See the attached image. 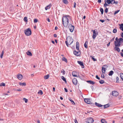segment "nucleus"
Here are the masks:
<instances>
[{"label": "nucleus", "instance_id": "obj_1", "mask_svg": "<svg viewBox=\"0 0 123 123\" xmlns=\"http://www.w3.org/2000/svg\"><path fill=\"white\" fill-rule=\"evenodd\" d=\"M63 24L65 27H67L68 24V21L71 19L70 16L68 15H65L63 16Z\"/></svg>", "mask_w": 123, "mask_h": 123}, {"label": "nucleus", "instance_id": "obj_2", "mask_svg": "<svg viewBox=\"0 0 123 123\" xmlns=\"http://www.w3.org/2000/svg\"><path fill=\"white\" fill-rule=\"evenodd\" d=\"M73 41V40L72 37H68L67 38V40L65 42V43L67 46L68 47L69 45L71 44Z\"/></svg>", "mask_w": 123, "mask_h": 123}, {"label": "nucleus", "instance_id": "obj_3", "mask_svg": "<svg viewBox=\"0 0 123 123\" xmlns=\"http://www.w3.org/2000/svg\"><path fill=\"white\" fill-rule=\"evenodd\" d=\"M25 34L27 36H29L31 34V31L30 29L28 28L26 29L25 31Z\"/></svg>", "mask_w": 123, "mask_h": 123}, {"label": "nucleus", "instance_id": "obj_4", "mask_svg": "<svg viewBox=\"0 0 123 123\" xmlns=\"http://www.w3.org/2000/svg\"><path fill=\"white\" fill-rule=\"evenodd\" d=\"M95 30H92V31H93V34L92 36V37L93 39H94L95 38L96 36L98 34V32L97 31H96Z\"/></svg>", "mask_w": 123, "mask_h": 123}, {"label": "nucleus", "instance_id": "obj_5", "mask_svg": "<svg viewBox=\"0 0 123 123\" xmlns=\"http://www.w3.org/2000/svg\"><path fill=\"white\" fill-rule=\"evenodd\" d=\"M68 27L70 31L71 32H72L74 28V26L71 24L68 25Z\"/></svg>", "mask_w": 123, "mask_h": 123}, {"label": "nucleus", "instance_id": "obj_6", "mask_svg": "<svg viewBox=\"0 0 123 123\" xmlns=\"http://www.w3.org/2000/svg\"><path fill=\"white\" fill-rule=\"evenodd\" d=\"M94 120L93 118L90 117L88 118L86 122L87 123H92L94 122Z\"/></svg>", "mask_w": 123, "mask_h": 123}, {"label": "nucleus", "instance_id": "obj_7", "mask_svg": "<svg viewBox=\"0 0 123 123\" xmlns=\"http://www.w3.org/2000/svg\"><path fill=\"white\" fill-rule=\"evenodd\" d=\"M85 102L88 104H92V103L91 102L90 100V99L85 98L84 99Z\"/></svg>", "mask_w": 123, "mask_h": 123}, {"label": "nucleus", "instance_id": "obj_8", "mask_svg": "<svg viewBox=\"0 0 123 123\" xmlns=\"http://www.w3.org/2000/svg\"><path fill=\"white\" fill-rule=\"evenodd\" d=\"M118 93L117 91H114L112 92V95L114 96H117L118 95Z\"/></svg>", "mask_w": 123, "mask_h": 123}, {"label": "nucleus", "instance_id": "obj_9", "mask_svg": "<svg viewBox=\"0 0 123 123\" xmlns=\"http://www.w3.org/2000/svg\"><path fill=\"white\" fill-rule=\"evenodd\" d=\"M115 45V46H119L120 45V43L119 40L115 41L114 42Z\"/></svg>", "mask_w": 123, "mask_h": 123}, {"label": "nucleus", "instance_id": "obj_10", "mask_svg": "<svg viewBox=\"0 0 123 123\" xmlns=\"http://www.w3.org/2000/svg\"><path fill=\"white\" fill-rule=\"evenodd\" d=\"M72 82L73 84L75 85H76L77 83V80L76 78H74L72 80Z\"/></svg>", "mask_w": 123, "mask_h": 123}, {"label": "nucleus", "instance_id": "obj_11", "mask_svg": "<svg viewBox=\"0 0 123 123\" xmlns=\"http://www.w3.org/2000/svg\"><path fill=\"white\" fill-rule=\"evenodd\" d=\"M78 63L80 65L81 67L82 68H84L83 63L80 61H77Z\"/></svg>", "mask_w": 123, "mask_h": 123}, {"label": "nucleus", "instance_id": "obj_12", "mask_svg": "<svg viewBox=\"0 0 123 123\" xmlns=\"http://www.w3.org/2000/svg\"><path fill=\"white\" fill-rule=\"evenodd\" d=\"M17 77L18 79L21 80L22 78V76L21 74H19L17 75Z\"/></svg>", "mask_w": 123, "mask_h": 123}, {"label": "nucleus", "instance_id": "obj_13", "mask_svg": "<svg viewBox=\"0 0 123 123\" xmlns=\"http://www.w3.org/2000/svg\"><path fill=\"white\" fill-rule=\"evenodd\" d=\"M105 3H106L108 4L112 3L111 1L110 0H105Z\"/></svg>", "mask_w": 123, "mask_h": 123}, {"label": "nucleus", "instance_id": "obj_14", "mask_svg": "<svg viewBox=\"0 0 123 123\" xmlns=\"http://www.w3.org/2000/svg\"><path fill=\"white\" fill-rule=\"evenodd\" d=\"M77 72L76 71H73L72 73V75L74 77H77Z\"/></svg>", "mask_w": 123, "mask_h": 123}, {"label": "nucleus", "instance_id": "obj_15", "mask_svg": "<svg viewBox=\"0 0 123 123\" xmlns=\"http://www.w3.org/2000/svg\"><path fill=\"white\" fill-rule=\"evenodd\" d=\"M110 68L109 66L107 65H104L103 66L102 68V69H106Z\"/></svg>", "mask_w": 123, "mask_h": 123}, {"label": "nucleus", "instance_id": "obj_16", "mask_svg": "<svg viewBox=\"0 0 123 123\" xmlns=\"http://www.w3.org/2000/svg\"><path fill=\"white\" fill-rule=\"evenodd\" d=\"M95 104L96 106L98 107H101L102 106H103V105H102L101 104L98 103L97 102L95 103Z\"/></svg>", "mask_w": 123, "mask_h": 123}, {"label": "nucleus", "instance_id": "obj_17", "mask_svg": "<svg viewBox=\"0 0 123 123\" xmlns=\"http://www.w3.org/2000/svg\"><path fill=\"white\" fill-rule=\"evenodd\" d=\"M51 6V4H50L48 6H47L45 8V9L46 10H47L48 9H49L50 8V7Z\"/></svg>", "mask_w": 123, "mask_h": 123}, {"label": "nucleus", "instance_id": "obj_18", "mask_svg": "<svg viewBox=\"0 0 123 123\" xmlns=\"http://www.w3.org/2000/svg\"><path fill=\"white\" fill-rule=\"evenodd\" d=\"M87 82L88 83H90V84H92V85L94 84L95 83L94 82L91 80L87 81Z\"/></svg>", "mask_w": 123, "mask_h": 123}, {"label": "nucleus", "instance_id": "obj_19", "mask_svg": "<svg viewBox=\"0 0 123 123\" xmlns=\"http://www.w3.org/2000/svg\"><path fill=\"white\" fill-rule=\"evenodd\" d=\"M76 48L77 50H79V43L78 42H76Z\"/></svg>", "mask_w": 123, "mask_h": 123}, {"label": "nucleus", "instance_id": "obj_20", "mask_svg": "<svg viewBox=\"0 0 123 123\" xmlns=\"http://www.w3.org/2000/svg\"><path fill=\"white\" fill-rule=\"evenodd\" d=\"M114 73V72L113 71H111L109 72L108 75L110 76H112L113 74Z\"/></svg>", "mask_w": 123, "mask_h": 123}, {"label": "nucleus", "instance_id": "obj_21", "mask_svg": "<svg viewBox=\"0 0 123 123\" xmlns=\"http://www.w3.org/2000/svg\"><path fill=\"white\" fill-rule=\"evenodd\" d=\"M68 99L69 100V101L71 102V103L73 105H75V103L74 102V101L72 100L71 98H68Z\"/></svg>", "mask_w": 123, "mask_h": 123}, {"label": "nucleus", "instance_id": "obj_22", "mask_svg": "<svg viewBox=\"0 0 123 123\" xmlns=\"http://www.w3.org/2000/svg\"><path fill=\"white\" fill-rule=\"evenodd\" d=\"M26 54H27L29 56H32V53L30 52L29 51H28L26 52Z\"/></svg>", "mask_w": 123, "mask_h": 123}, {"label": "nucleus", "instance_id": "obj_23", "mask_svg": "<svg viewBox=\"0 0 123 123\" xmlns=\"http://www.w3.org/2000/svg\"><path fill=\"white\" fill-rule=\"evenodd\" d=\"M19 85L20 86H25L26 85V83L25 82H23V83H21V82H19Z\"/></svg>", "mask_w": 123, "mask_h": 123}, {"label": "nucleus", "instance_id": "obj_24", "mask_svg": "<svg viewBox=\"0 0 123 123\" xmlns=\"http://www.w3.org/2000/svg\"><path fill=\"white\" fill-rule=\"evenodd\" d=\"M88 44V42L87 41H86L85 42V43L84 44V46L86 48H87V45Z\"/></svg>", "mask_w": 123, "mask_h": 123}, {"label": "nucleus", "instance_id": "obj_25", "mask_svg": "<svg viewBox=\"0 0 123 123\" xmlns=\"http://www.w3.org/2000/svg\"><path fill=\"white\" fill-rule=\"evenodd\" d=\"M61 78L63 80L65 81L66 83L67 81L66 79L65 78V77L63 76H62L61 77Z\"/></svg>", "mask_w": 123, "mask_h": 123}, {"label": "nucleus", "instance_id": "obj_26", "mask_svg": "<svg viewBox=\"0 0 123 123\" xmlns=\"http://www.w3.org/2000/svg\"><path fill=\"white\" fill-rule=\"evenodd\" d=\"M101 122L102 123H106L107 122L105 119H103L101 120Z\"/></svg>", "mask_w": 123, "mask_h": 123}, {"label": "nucleus", "instance_id": "obj_27", "mask_svg": "<svg viewBox=\"0 0 123 123\" xmlns=\"http://www.w3.org/2000/svg\"><path fill=\"white\" fill-rule=\"evenodd\" d=\"M49 77V74H47L46 75H45L44 76V78L45 79H48Z\"/></svg>", "mask_w": 123, "mask_h": 123}, {"label": "nucleus", "instance_id": "obj_28", "mask_svg": "<svg viewBox=\"0 0 123 123\" xmlns=\"http://www.w3.org/2000/svg\"><path fill=\"white\" fill-rule=\"evenodd\" d=\"M109 104H106L105 105H104V109H105L109 106Z\"/></svg>", "mask_w": 123, "mask_h": 123}, {"label": "nucleus", "instance_id": "obj_29", "mask_svg": "<svg viewBox=\"0 0 123 123\" xmlns=\"http://www.w3.org/2000/svg\"><path fill=\"white\" fill-rule=\"evenodd\" d=\"M74 54L76 55H79L78 53H79V52H77L76 51H74Z\"/></svg>", "mask_w": 123, "mask_h": 123}, {"label": "nucleus", "instance_id": "obj_30", "mask_svg": "<svg viewBox=\"0 0 123 123\" xmlns=\"http://www.w3.org/2000/svg\"><path fill=\"white\" fill-rule=\"evenodd\" d=\"M38 94L42 95L43 94V92L42 90H40L38 92Z\"/></svg>", "mask_w": 123, "mask_h": 123}, {"label": "nucleus", "instance_id": "obj_31", "mask_svg": "<svg viewBox=\"0 0 123 123\" xmlns=\"http://www.w3.org/2000/svg\"><path fill=\"white\" fill-rule=\"evenodd\" d=\"M62 1L65 4H67L68 3V1L66 0H63Z\"/></svg>", "mask_w": 123, "mask_h": 123}, {"label": "nucleus", "instance_id": "obj_32", "mask_svg": "<svg viewBox=\"0 0 123 123\" xmlns=\"http://www.w3.org/2000/svg\"><path fill=\"white\" fill-rule=\"evenodd\" d=\"M99 83L101 84H103L104 83L105 81L103 80H101L99 81Z\"/></svg>", "mask_w": 123, "mask_h": 123}, {"label": "nucleus", "instance_id": "obj_33", "mask_svg": "<svg viewBox=\"0 0 123 123\" xmlns=\"http://www.w3.org/2000/svg\"><path fill=\"white\" fill-rule=\"evenodd\" d=\"M120 76L121 78L123 81V74L122 73H120Z\"/></svg>", "mask_w": 123, "mask_h": 123}, {"label": "nucleus", "instance_id": "obj_34", "mask_svg": "<svg viewBox=\"0 0 123 123\" xmlns=\"http://www.w3.org/2000/svg\"><path fill=\"white\" fill-rule=\"evenodd\" d=\"M4 52L3 50L2 51V52L1 53V55H0V57L1 58H2L3 57V56L4 54Z\"/></svg>", "mask_w": 123, "mask_h": 123}, {"label": "nucleus", "instance_id": "obj_35", "mask_svg": "<svg viewBox=\"0 0 123 123\" xmlns=\"http://www.w3.org/2000/svg\"><path fill=\"white\" fill-rule=\"evenodd\" d=\"M5 83H2L0 84V86H5Z\"/></svg>", "mask_w": 123, "mask_h": 123}, {"label": "nucleus", "instance_id": "obj_36", "mask_svg": "<svg viewBox=\"0 0 123 123\" xmlns=\"http://www.w3.org/2000/svg\"><path fill=\"white\" fill-rule=\"evenodd\" d=\"M24 21L25 22H27L28 21L27 18L26 17H24Z\"/></svg>", "mask_w": 123, "mask_h": 123}, {"label": "nucleus", "instance_id": "obj_37", "mask_svg": "<svg viewBox=\"0 0 123 123\" xmlns=\"http://www.w3.org/2000/svg\"><path fill=\"white\" fill-rule=\"evenodd\" d=\"M90 57H91L92 58V59L93 60V61H96L97 60L96 59H95V58H94L93 57H92V56H90Z\"/></svg>", "mask_w": 123, "mask_h": 123}, {"label": "nucleus", "instance_id": "obj_38", "mask_svg": "<svg viewBox=\"0 0 123 123\" xmlns=\"http://www.w3.org/2000/svg\"><path fill=\"white\" fill-rule=\"evenodd\" d=\"M118 40L121 43V42H123V39L122 38H120Z\"/></svg>", "mask_w": 123, "mask_h": 123}, {"label": "nucleus", "instance_id": "obj_39", "mask_svg": "<svg viewBox=\"0 0 123 123\" xmlns=\"http://www.w3.org/2000/svg\"><path fill=\"white\" fill-rule=\"evenodd\" d=\"M62 60L66 62H67V59L65 57H63L62 58Z\"/></svg>", "mask_w": 123, "mask_h": 123}, {"label": "nucleus", "instance_id": "obj_40", "mask_svg": "<svg viewBox=\"0 0 123 123\" xmlns=\"http://www.w3.org/2000/svg\"><path fill=\"white\" fill-rule=\"evenodd\" d=\"M120 29L123 31V26L122 25H121L120 27Z\"/></svg>", "mask_w": 123, "mask_h": 123}, {"label": "nucleus", "instance_id": "obj_41", "mask_svg": "<svg viewBox=\"0 0 123 123\" xmlns=\"http://www.w3.org/2000/svg\"><path fill=\"white\" fill-rule=\"evenodd\" d=\"M100 11L101 12V14H102L103 13L104 10L102 8H101L100 9Z\"/></svg>", "mask_w": 123, "mask_h": 123}, {"label": "nucleus", "instance_id": "obj_42", "mask_svg": "<svg viewBox=\"0 0 123 123\" xmlns=\"http://www.w3.org/2000/svg\"><path fill=\"white\" fill-rule=\"evenodd\" d=\"M115 49H116V50L118 52H119L120 51V49L118 47H115Z\"/></svg>", "mask_w": 123, "mask_h": 123}, {"label": "nucleus", "instance_id": "obj_43", "mask_svg": "<svg viewBox=\"0 0 123 123\" xmlns=\"http://www.w3.org/2000/svg\"><path fill=\"white\" fill-rule=\"evenodd\" d=\"M25 103H27L28 102V100L27 99H26L25 98H24L23 99Z\"/></svg>", "mask_w": 123, "mask_h": 123}, {"label": "nucleus", "instance_id": "obj_44", "mask_svg": "<svg viewBox=\"0 0 123 123\" xmlns=\"http://www.w3.org/2000/svg\"><path fill=\"white\" fill-rule=\"evenodd\" d=\"M116 82L118 83L119 82V78L118 77H117L116 78Z\"/></svg>", "mask_w": 123, "mask_h": 123}, {"label": "nucleus", "instance_id": "obj_45", "mask_svg": "<svg viewBox=\"0 0 123 123\" xmlns=\"http://www.w3.org/2000/svg\"><path fill=\"white\" fill-rule=\"evenodd\" d=\"M120 11V10H117L114 13V14L115 15L119 11Z\"/></svg>", "mask_w": 123, "mask_h": 123}, {"label": "nucleus", "instance_id": "obj_46", "mask_svg": "<svg viewBox=\"0 0 123 123\" xmlns=\"http://www.w3.org/2000/svg\"><path fill=\"white\" fill-rule=\"evenodd\" d=\"M113 32L114 33H116L117 32V30L115 29H113Z\"/></svg>", "mask_w": 123, "mask_h": 123}, {"label": "nucleus", "instance_id": "obj_47", "mask_svg": "<svg viewBox=\"0 0 123 123\" xmlns=\"http://www.w3.org/2000/svg\"><path fill=\"white\" fill-rule=\"evenodd\" d=\"M101 77L102 78H104L105 77V76L104 75L102 74H101Z\"/></svg>", "mask_w": 123, "mask_h": 123}, {"label": "nucleus", "instance_id": "obj_48", "mask_svg": "<svg viewBox=\"0 0 123 123\" xmlns=\"http://www.w3.org/2000/svg\"><path fill=\"white\" fill-rule=\"evenodd\" d=\"M108 9L107 8H106L105 9V12H106V13L108 11Z\"/></svg>", "mask_w": 123, "mask_h": 123}, {"label": "nucleus", "instance_id": "obj_49", "mask_svg": "<svg viewBox=\"0 0 123 123\" xmlns=\"http://www.w3.org/2000/svg\"><path fill=\"white\" fill-rule=\"evenodd\" d=\"M118 2L117 1H114V2H112V4H113L114 3L117 4Z\"/></svg>", "mask_w": 123, "mask_h": 123}, {"label": "nucleus", "instance_id": "obj_50", "mask_svg": "<svg viewBox=\"0 0 123 123\" xmlns=\"http://www.w3.org/2000/svg\"><path fill=\"white\" fill-rule=\"evenodd\" d=\"M37 19H35L34 21V22L35 23H37Z\"/></svg>", "mask_w": 123, "mask_h": 123}, {"label": "nucleus", "instance_id": "obj_51", "mask_svg": "<svg viewBox=\"0 0 123 123\" xmlns=\"http://www.w3.org/2000/svg\"><path fill=\"white\" fill-rule=\"evenodd\" d=\"M104 6L105 7H106L107 6H108V4L105 3L104 4Z\"/></svg>", "mask_w": 123, "mask_h": 123}, {"label": "nucleus", "instance_id": "obj_52", "mask_svg": "<svg viewBox=\"0 0 123 123\" xmlns=\"http://www.w3.org/2000/svg\"><path fill=\"white\" fill-rule=\"evenodd\" d=\"M61 73L63 74V75L65 74V72L64 70H63V71H62L61 72Z\"/></svg>", "mask_w": 123, "mask_h": 123}, {"label": "nucleus", "instance_id": "obj_53", "mask_svg": "<svg viewBox=\"0 0 123 123\" xmlns=\"http://www.w3.org/2000/svg\"><path fill=\"white\" fill-rule=\"evenodd\" d=\"M106 70H102V72L103 73L105 74V71Z\"/></svg>", "mask_w": 123, "mask_h": 123}, {"label": "nucleus", "instance_id": "obj_54", "mask_svg": "<svg viewBox=\"0 0 123 123\" xmlns=\"http://www.w3.org/2000/svg\"><path fill=\"white\" fill-rule=\"evenodd\" d=\"M96 78L97 79H98V80H100V78L98 77V76L97 75H96Z\"/></svg>", "mask_w": 123, "mask_h": 123}, {"label": "nucleus", "instance_id": "obj_55", "mask_svg": "<svg viewBox=\"0 0 123 123\" xmlns=\"http://www.w3.org/2000/svg\"><path fill=\"white\" fill-rule=\"evenodd\" d=\"M100 21L102 23H103L105 21V20H104L101 19H100Z\"/></svg>", "mask_w": 123, "mask_h": 123}, {"label": "nucleus", "instance_id": "obj_56", "mask_svg": "<svg viewBox=\"0 0 123 123\" xmlns=\"http://www.w3.org/2000/svg\"><path fill=\"white\" fill-rule=\"evenodd\" d=\"M22 90L20 89V88H19L18 89H17L16 90L17 91H21Z\"/></svg>", "mask_w": 123, "mask_h": 123}, {"label": "nucleus", "instance_id": "obj_57", "mask_svg": "<svg viewBox=\"0 0 123 123\" xmlns=\"http://www.w3.org/2000/svg\"><path fill=\"white\" fill-rule=\"evenodd\" d=\"M74 8H75L76 7V3L75 2H74Z\"/></svg>", "mask_w": 123, "mask_h": 123}, {"label": "nucleus", "instance_id": "obj_58", "mask_svg": "<svg viewBox=\"0 0 123 123\" xmlns=\"http://www.w3.org/2000/svg\"><path fill=\"white\" fill-rule=\"evenodd\" d=\"M64 90H65V91L66 92H68V91L67 89L66 88H64Z\"/></svg>", "mask_w": 123, "mask_h": 123}, {"label": "nucleus", "instance_id": "obj_59", "mask_svg": "<svg viewBox=\"0 0 123 123\" xmlns=\"http://www.w3.org/2000/svg\"><path fill=\"white\" fill-rule=\"evenodd\" d=\"M98 2L99 3H101V0H98Z\"/></svg>", "mask_w": 123, "mask_h": 123}, {"label": "nucleus", "instance_id": "obj_60", "mask_svg": "<svg viewBox=\"0 0 123 123\" xmlns=\"http://www.w3.org/2000/svg\"><path fill=\"white\" fill-rule=\"evenodd\" d=\"M54 37H57V35L56 34H54Z\"/></svg>", "mask_w": 123, "mask_h": 123}, {"label": "nucleus", "instance_id": "obj_61", "mask_svg": "<svg viewBox=\"0 0 123 123\" xmlns=\"http://www.w3.org/2000/svg\"><path fill=\"white\" fill-rule=\"evenodd\" d=\"M74 122H75V123H78V122H77V121L76 120H74Z\"/></svg>", "mask_w": 123, "mask_h": 123}, {"label": "nucleus", "instance_id": "obj_62", "mask_svg": "<svg viewBox=\"0 0 123 123\" xmlns=\"http://www.w3.org/2000/svg\"><path fill=\"white\" fill-rule=\"evenodd\" d=\"M110 42H109L107 44V46H109V45H110Z\"/></svg>", "mask_w": 123, "mask_h": 123}, {"label": "nucleus", "instance_id": "obj_63", "mask_svg": "<svg viewBox=\"0 0 123 123\" xmlns=\"http://www.w3.org/2000/svg\"><path fill=\"white\" fill-rule=\"evenodd\" d=\"M118 39H118L117 37L115 39V40H116V41H118Z\"/></svg>", "mask_w": 123, "mask_h": 123}, {"label": "nucleus", "instance_id": "obj_64", "mask_svg": "<svg viewBox=\"0 0 123 123\" xmlns=\"http://www.w3.org/2000/svg\"><path fill=\"white\" fill-rule=\"evenodd\" d=\"M121 36L123 38V33H122Z\"/></svg>", "mask_w": 123, "mask_h": 123}]
</instances>
